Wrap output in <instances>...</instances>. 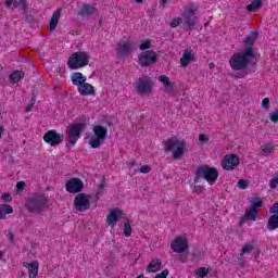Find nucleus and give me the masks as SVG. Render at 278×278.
I'll list each match as a JSON object with an SVG mask.
<instances>
[{
  "mask_svg": "<svg viewBox=\"0 0 278 278\" xmlns=\"http://www.w3.org/2000/svg\"><path fill=\"white\" fill-rule=\"evenodd\" d=\"M253 60H255V49L249 47L244 51L233 53L229 59V65L232 71H247Z\"/></svg>",
  "mask_w": 278,
  "mask_h": 278,
  "instance_id": "1",
  "label": "nucleus"
},
{
  "mask_svg": "<svg viewBox=\"0 0 278 278\" xmlns=\"http://www.w3.org/2000/svg\"><path fill=\"white\" fill-rule=\"evenodd\" d=\"M165 153H172L173 160H181L186 154V141L179 140L177 137H170L163 141Z\"/></svg>",
  "mask_w": 278,
  "mask_h": 278,
  "instance_id": "2",
  "label": "nucleus"
},
{
  "mask_svg": "<svg viewBox=\"0 0 278 278\" xmlns=\"http://www.w3.org/2000/svg\"><path fill=\"white\" fill-rule=\"evenodd\" d=\"M49 207V198L45 194H34L28 199L27 212L30 214H42Z\"/></svg>",
  "mask_w": 278,
  "mask_h": 278,
  "instance_id": "3",
  "label": "nucleus"
},
{
  "mask_svg": "<svg viewBox=\"0 0 278 278\" xmlns=\"http://www.w3.org/2000/svg\"><path fill=\"white\" fill-rule=\"evenodd\" d=\"M83 131H86V123H74L66 127L65 134L68 140L66 143L67 149L77 144V141L81 138Z\"/></svg>",
  "mask_w": 278,
  "mask_h": 278,
  "instance_id": "4",
  "label": "nucleus"
},
{
  "mask_svg": "<svg viewBox=\"0 0 278 278\" xmlns=\"http://www.w3.org/2000/svg\"><path fill=\"white\" fill-rule=\"evenodd\" d=\"M90 63V54L88 52L78 51L74 52L67 60V66L71 71H79Z\"/></svg>",
  "mask_w": 278,
  "mask_h": 278,
  "instance_id": "5",
  "label": "nucleus"
},
{
  "mask_svg": "<svg viewBox=\"0 0 278 278\" xmlns=\"http://www.w3.org/2000/svg\"><path fill=\"white\" fill-rule=\"evenodd\" d=\"M195 14H199V5H195L194 2H190L185 7L182 18L187 30L194 29V26L197 25V21L194 20Z\"/></svg>",
  "mask_w": 278,
  "mask_h": 278,
  "instance_id": "6",
  "label": "nucleus"
},
{
  "mask_svg": "<svg viewBox=\"0 0 278 278\" xmlns=\"http://www.w3.org/2000/svg\"><path fill=\"white\" fill-rule=\"evenodd\" d=\"M93 136L89 140V144L91 149H99L101 144L105 142V139L108 138V128L102 125H96L92 128Z\"/></svg>",
  "mask_w": 278,
  "mask_h": 278,
  "instance_id": "7",
  "label": "nucleus"
},
{
  "mask_svg": "<svg viewBox=\"0 0 278 278\" xmlns=\"http://www.w3.org/2000/svg\"><path fill=\"white\" fill-rule=\"evenodd\" d=\"M135 90L138 94H151L153 92V80L149 76H141L135 83Z\"/></svg>",
  "mask_w": 278,
  "mask_h": 278,
  "instance_id": "8",
  "label": "nucleus"
},
{
  "mask_svg": "<svg viewBox=\"0 0 278 278\" xmlns=\"http://www.w3.org/2000/svg\"><path fill=\"white\" fill-rule=\"evenodd\" d=\"M199 175H203V179H205V181H207V184H210L211 186H213V184H216L218 177L220 176L216 167L210 166H200Z\"/></svg>",
  "mask_w": 278,
  "mask_h": 278,
  "instance_id": "9",
  "label": "nucleus"
},
{
  "mask_svg": "<svg viewBox=\"0 0 278 278\" xmlns=\"http://www.w3.org/2000/svg\"><path fill=\"white\" fill-rule=\"evenodd\" d=\"M43 141L50 147H58L64 142V134H60L55 129L48 130L43 135Z\"/></svg>",
  "mask_w": 278,
  "mask_h": 278,
  "instance_id": "10",
  "label": "nucleus"
},
{
  "mask_svg": "<svg viewBox=\"0 0 278 278\" xmlns=\"http://www.w3.org/2000/svg\"><path fill=\"white\" fill-rule=\"evenodd\" d=\"M222 168L224 170L230 172V170H236L238 166H240V157L238 154H226L223 160H222Z\"/></svg>",
  "mask_w": 278,
  "mask_h": 278,
  "instance_id": "11",
  "label": "nucleus"
},
{
  "mask_svg": "<svg viewBox=\"0 0 278 278\" xmlns=\"http://www.w3.org/2000/svg\"><path fill=\"white\" fill-rule=\"evenodd\" d=\"M74 207L76 212H87V210H90V194L78 193L74 199Z\"/></svg>",
  "mask_w": 278,
  "mask_h": 278,
  "instance_id": "12",
  "label": "nucleus"
},
{
  "mask_svg": "<svg viewBox=\"0 0 278 278\" xmlns=\"http://www.w3.org/2000/svg\"><path fill=\"white\" fill-rule=\"evenodd\" d=\"M138 62L142 67L153 66L157 62V54L153 50H146L139 54Z\"/></svg>",
  "mask_w": 278,
  "mask_h": 278,
  "instance_id": "13",
  "label": "nucleus"
},
{
  "mask_svg": "<svg viewBox=\"0 0 278 278\" xmlns=\"http://www.w3.org/2000/svg\"><path fill=\"white\" fill-rule=\"evenodd\" d=\"M65 190L70 194H79L84 190V180L77 177L71 178L65 184Z\"/></svg>",
  "mask_w": 278,
  "mask_h": 278,
  "instance_id": "14",
  "label": "nucleus"
},
{
  "mask_svg": "<svg viewBox=\"0 0 278 278\" xmlns=\"http://www.w3.org/2000/svg\"><path fill=\"white\" fill-rule=\"evenodd\" d=\"M188 248L189 244L186 237H176L170 243V249L172 251H174V253H186V251H188Z\"/></svg>",
  "mask_w": 278,
  "mask_h": 278,
  "instance_id": "15",
  "label": "nucleus"
},
{
  "mask_svg": "<svg viewBox=\"0 0 278 278\" xmlns=\"http://www.w3.org/2000/svg\"><path fill=\"white\" fill-rule=\"evenodd\" d=\"M116 51H117V55H129V53L134 51V41L131 40L119 41Z\"/></svg>",
  "mask_w": 278,
  "mask_h": 278,
  "instance_id": "16",
  "label": "nucleus"
},
{
  "mask_svg": "<svg viewBox=\"0 0 278 278\" xmlns=\"http://www.w3.org/2000/svg\"><path fill=\"white\" fill-rule=\"evenodd\" d=\"M122 216H123V212L121 210L114 208L106 216V224L110 227H116V223H118V220H121Z\"/></svg>",
  "mask_w": 278,
  "mask_h": 278,
  "instance_id": "17",
  "label": "nucleus"
},
{
  "mask_svg": "<svg viewBox=\"0 0 278 278\" xmlns=\"http://www.w3.org/2000/svg\"><path fill=\"white\" fill-rule=\"evenodd\" d=\"M23 266L28 270V278L38 277V270L40 268V264L38 263V261H33L30 263L24 262Z\"/></svg>",
  "mask_w": 278,
  "mask_h": 278,
  "instance_id": "18",
  "label": "nucleus"
},
{
  "mask_svg": "<svg viewBox=\"0 0 278 278\" xmlns=\"http://www.w3.org/2000/svg\"><path fill=\"white\" fill-rule=\"evenodd\" d=\"M190 62H194V53L192 49H186L182 56L179 60V64L182 68L190 65Z\"/></svg>",
  "mask_w": 278,
  "mask_h": 278,
  "instance_id": "19",
  "label": "nucleus"
},
{
  "mask_svg": "<svg viewBox=\"0 0 278 278\" xmlns=\"http://www.w3.org/2000/svg\"><path fill=\"white\" fill-rule=\"evenodd\" d=\"M77 90L81 97H90V94H94V87L88 83H83Z\"/></svg>",
  "mask_w": 278,
  "mask_h": 278,
  "instance_id": "20",
  "label": "nucleus"
},
{
  "mask_svg": "<svg viewBox=\"0 0 278 278\" xmlns=\"http://www.w3.org/2000/svg\"><path fill=\"white\" fill-rule=\"evenodd\" d=\"M87 80H88V78L80 72H75L72 74L73 86H77L79 88Z\"/></svg>",
  "mask_w": 278,
  "mask_h": 278,
  "instance_id": "21",
  "label": "nucleus"
},
{
  "mask_svg": "<svg viewBox=\"0 0 278 278\" xmlns=\"http://www.w3.org/2000/svg\"><path fill=\"white\" fill-rule=\"evenodd\" d=\"M97 13V8L93 4H84L78 12V16H92Z\"/></svg>",
  "mask_w": 278,
  "mask_h": 278,
  "instance_id": "22",
  "label": "nucleus"
},
{
  "mask_svg": "<svg viewBox=\"0 0 278 278\" xmlns=\"http://www.w3.org/2000/svg\"><path fill=\"white\" fill-rule=\"evenodd\" d=\"M253 249H255V241H248L241 249L239 253V261L244 257V255H250V253H253Z\"/></svg>",
  "mask_w": 278,
  "mask_h": 278,
  "instance_id": "23",
  "label": "nucleus"
},
{
  "mask_svg": "<svg viewBox=\"0 0 278 278\" xmlns=\"http://www.w3.org/2000/svg\"><path fill=\"white\" fill-rule=\"evenodd\" d=\"M60 16H62V11L56 10L53 12L49 22L50 31H54V29L58 27V23H60Z\"/></svg>",
  "mask_w": 278,
  "mask_h": 278,
  "instance_id": "24",
  "label": "nucleus"
},
{
  "mask_svg": "<svg viewBox=\"0 0 278 278\" xmlns=\"http://www.w3.org/2000/svg\"><path fill=\"white\" fill-rule=\"evenodd\" d=\"M161 268H162V261L159 258H155L149 263L146 273H159Z\"/></svg>",
  "mask_w": 278,
  "mask_h": 278,
  "instance_id": "25",
  "label": "nucleus"
},
{
  "mask_svg": "<svg viewBox=\"0 0 278 278\" xmlns=\"http://www.w3.org/2000/svg\"><path fill=\"white\" fill-rule=\"evenodd\" d=\"M8 214H14V207L10 204H0V220H5Z\"/></svg>",
  "mask_w": 278,
  "mask_h": 278,
  "instance_id": "26",
  "label": "nucleus"
},
{
  "mask_svg": "<svg viewBox=\"0 0 278 278\" xmlns=\"http://www.w3.org/2000/svg\"><path fill=\"white\" fill-rule=\"evenodd\" d=\"M25 77V73L23 71H15L10 74L9 81L11 84H18Z\"/></svg>",
  "mask_w": 278,
  "mask_h": 278,
  "instance_id": "27",
  "label": "nucleus"
},
{
  "mask_svg": "<svg viewBox=\"0 0 278 278\" xmlns=\"http://www.w3.org/2000/svg\"><path fill=\"white\" fill-rule=\"evenodd\" d=\"M159 81H161L165 88V91L167 92H173V83H170V78H168V76L166 75H162L159 77Z\"/></svg>",
  "mask_w": 278,
  "mask_h": 278,
  "instance_id": "28",
  "label": "nucleus"
},
{
  "mask_svg": "<svg viewBox=\"0 0 278 278\" xmlns=\"http://www.w3.org/2000/svg\"><path fill=\"white\" fill-rule=\"evenodd\" d=\"M267 229L269 231H275V229H278V214H274L269 217L267 222Z\"/></svg>",
  "mask_w": 278,
  "mask_h": 278,
  "instance_id": "29",
  "label": "nucleus"
},
{
  "mask_svg": "<svg viewBox=\"0 0 278 278\" xmlns=\"http://www.w3.org/2000/svg\"><path fill=\"white\" fill-rule=\"evenodd\" d=\"M262 8V0H252L250 4L247 5L248 12H257Z\"/></svg>",
  "mask_w": 278,
  "mask_h": 278,
  "instance_id": "30",
  "label": "nucleus"
},
{
  "mask_svg": "<svg viewBox=\"0 0 278 278\" xmlns=\"http://www.w3.org/2000/svg\"><path fill=\"white\" fill-rule=\"evenodd\" d=\"M261 151L265 157H268V155H271L275 151V146L273 143H266L265 146L261 147Z\"/></svg>",
  "mask_w": 278,
  "mask_h": 278,
  "instance_id": "31",
  "label": "nucleus"
},
{
  "mask_svg": "<svg viewBox=\"0 0 278 278\" xmlns=\"http://www.w3.org/2000/svg\"><path fill=\"white\" fill-rule=\"evenodd\" d=\"M258 214L260 213H257V211L250 208V210L245 211V218H247V220H257Z\"/></svg>",
  "mask_w": 278,
  "mask_h": 278,
  "instance_id": "32",
  "label": "nucleus"
},
{
  "mask_svg": "<svg viewBox=\"0 0 278 278\" xmlns=\"http://www.w3.org/2000/svg\"><path fill=\"white\" fill-rule=\"evenodd\" d=\"M255 40H257V31H253L252 35L248 36L244 39V43L248 45L249 47L255 45Z\"/></svg>",
  "mask_w": 278,
  "mask_h": 278,
  "instance_id": "33",
  "label": "nucleus"
},
{
  "mask_svg": "<svg viewBox=\"0 0 278 278\" xmlns=\"http://www.w3.org/2000/svg\"><path fill=\"white\" fill-rule=\"evenodd\" d=\"M131 233H134V229H131V224H129V222H126L124 224V236H125V238H131Z\"/></svg>",
  "mask_w": 278,
  "mask_h": 278,
  "instance_id": "34",
  "label": "nucleus"
},
{
  "mask_svg": "<svg viewBox=\"0 0 278 278\" xmlns=\"http://www.w3.org/2000/svg\"><path fill=\"white\" fill-rule=\"evenodd\" d=\"M184 24V17H175L172 23L169 24V27L172 29H175L176 27H179V25Z\"/></svg>",
  "mask_w": 278,
  "mask_h": 278,
  "instance_id": "35",
  "label": "nucleus"
},
{
  "mask_svg": "<svg viewBox=\"0 0 278 278\" xmlns=\"http://www.w3.org/2000/svg\"><path fill=\"white\" fill-rule=\"evenodd\" d=\"M263 205H264V201L258 200V201L252 202L250 208L254 210V212L260 213V207H263Z\"/></svg>",
  "mask_w": 278,
  "mask_h": 278,
  "instance_id": "36",
  "label": "nucleus"
},
{
  "mask_svg": "<svg viewBox=\"0 0 278 278\" xmlns=\"http://www.w3.org/2000/svg\"><path fill=\"white\" fill-rule=\"evenodd\" d=\"M7 8H18L21 0H5Z\"/></svg>",
  "mask_w": 278,
  "mask_h": 278,
  "instance_id": "37",
  "label": "nucleus"
},
{
  "mask_svg": "<svg viewBox=\"0 0 278 278\" xmlns=\"http://www.w3.org/2000/svg\"><path fill=\"white\" fill-rule=\"evenodd\" d=\"M210 273V270L205 267H201L197 270V277L205 278V276Z\"/></svg>",
  "mask_w": 278,
  "mask_h": 278,
  "instance_id": "38",
  "label": "nucleus"
},
{
  "mask_svg": "<svg viewBox=\"0 0 278 278\" xmlns=\"http://www.w3.org/2000/svg\"><path fill=\"white\" fill-rule=\"evenodd\" d=\"M151 48V40H146V41H142L141 45L139 46V49L140 51H148L147 49H150Z\"/></svg>",
  "mask_w": 278,
  "mask_h": 278,
  "instance_id": "39",
  "label": "nucleus"
},
{
  "mask_svg": "<svg viewBox=\"0 0 278 278\" xmlns=\"http://www.w3.org/2000/svg\"><path fill=\"white\" fill-rule=\"evenodd\" d=\"M278 186V173H276V176L269 180V188L271 190H275Z\"/></svg>",
  "mask_w": 278,
  "mask_h": 278,
  "instance_id": "40",
  "label": "nucleus"
},
{
  "mask_svg": "<svg viewBox=\"0 0 278 278\" xmlns=\"http://www.w3.org/2000/svg\"><path fill=\"white\" fill-rule=\"evenodd\" d=\"M269 121L277 125L278 123V109L269 114Z\"/></svg>",
  "mask_w": 278,
  "mask_h": 278,
  "instance_id": "41",
  "label": "nucleus"
},
{
  "mask_svg": "<svg viewBox=\"0 0 278 278\" xmlns=\"http://www.w3.org/2000/svg\"><path fill=\"white\" fill-rule=\"evenodd\" d=\"M238 188L240 190H247V188H249V181L248 180H244V179H240L238 181Z\"/></svg>",
  "mask_w": 278,
  "mask_h": 278,
  "instance_id": "42",
  "label": "nucleus"
},
{
  "mask_svg": "<svg viewBox=\"0 0 278 278\" xmlns=\"http://www.w3.org/2000/svg\"><path fill=\"white\" fill-rule=\"evenodd\" d=\"M261 108H263V110H270V99L264 98Z\"/></svg>",
  "mask_w": 278,
  "mask_h": 278,
  "instance_id": "43",
  "label": "nucleus"
},
{
  "mask_svg": "<svg viewBox=\"0 0 278 278\" xmlns=\"http://www.w3.org/2000/svg\"><path fill=\"white\" fill-rule=\"evenodd\" d=\"M1 200L5 203H12V195L10 193H3Z\"/></svg>",
  "mask_w": 278,
  "mask_h": 278,
  "instance_id": "44",
  "label": "nucleus"
},
{
  "mask_svg": "<svg viewBox=\"0 0 278 278\" xmlns=\"http://www.w3.org/2000/svg\"><path fill=\"white\" fill-rule=\"evenodd\" d=\"M201 179H203V175L199 174V167H198L197 170H195V177L193 179V184H200Z\"/></svg>",
  "mask_w": 278,
  "mask_h": 278,
  "instance_id": "45",
  "label": "nucleus"
},
{
  "mask_svg": "<svg viewBox=\"0 0 278 278\" xmlns=\"http://www.w3.org/2000/svg\"><path fill=\"white\" fill-rule=\"evenodd\" d=\"M169 275L168 269H164L163 271H161L160 274H156L154 278H167Z\"/></svg>",
  "mask_w": 278,
  "mask_h": 278,
  "instance_id": "46",
  "label": "nucleus"
},
{
  "mask_svg": "<svg viewBox=\"0 0 278 278\" xmlns=\"http://www.w3.org/2000/svg\"><path fill=\"white\" fill-rule=\"evenodd\" d=\"M139 173L147 175V174L151 173V167H149V165H143L140 167Z\"/></svg>",
  "mask_w": 278,
  "mask_h": 278,
  "instance_id": "47",
  "label": "nucleus"
},
{
  "mask_svg": "<svg viewBox=\"0 0 278 278\" xmlns=\"http://www.w3.org/2000/svg\"><path fill=\"white\" fill-rule=\"evenodd\" d=\"M16 190L17 192H23V190H25V181H18L16 184Z\"/></svg>",
  "mask_w": 278,
  "mask_h": 278,
  "instance_id": "48",
  "label": "nucleus"
},
{
  "mask_svg": "<svg viewBox=\"0 0 278 278\" xmlns=\"http://www.w3.org/2000/svg\"><path fill=\"white\" fill-rule=\"evenodd\" d=\"M269 214H278V202H276L270 208Z\"/></svg>",
  "mask_w": 278,
  "mask_h": 278,
  "instance_id": "49",
  "label": "nucleus"
},
{
  "mask_svg": "<svg viewBox=\"0 0 278 278\" xmlns=\"http://www.w3.org/2000/svg\"><path fill=\"white\" fill-rule=\"evenodd\" d=\"M199 140H200V142H203V143L210 142V137H207V135L201 134V135H199Z\"/></svg>",
  "mask_w": 278,
  "mask_h": 278,
  "instance_id": "50",
  "label": "nucleus"
},
{
  "mask_svg": "<svg viewBox=\"0 0 278 278\" xmlns=\"http://www.w3.org/2000/svg\"><path fill=\"white\" fill-rule=\"evenodd\" d=\"M193 192H195V194H201V192H203V186L195 185L193 187Z\"/></svg>",
  "mask_w": 278,
  "mask_h": 278,
  "instance_id": "51",
  "label": "nucleus"
},
{
  "mask_svg": "<svg viewBox=\"0 0 278 278\" xmlns=\"http://www.w3.org/2000/svg\"><path fill=\"white\" fill-rule=\"evenodd\" d=\"M20 5L22 10H27V1L26 0H20Z\"/></svg>",
  "mask_w": 278,
  "mask_h": 278,
  "instance_id": "52",
  "label": "nucleus"
},
{
  "mask_svg": "<svg viewBox=\"0 0 278 278\" xmlns=\"http://www.w3.org/2000/svg\"><path fill=\"white\" fill-rule=\"evenodd\" d=\"M232 77H235V79H244V77H247V74H237L232 75Z\"/></svg>",
  "mask_w": 278,
  "mask_h": 278,
  "instance_id": "53",
  "label": "nucleus"
},
{
  "mask_svg": "<svg viewBox=\"0 0 278 278\" xmlns=\"http://www.w3.org/2000/svg\"><path fill=\"white\" fill-rule=\"evenodd\" d=\"M3 134H5V127L0 124V140L3 138Z\"/></svg>",
  "mask_w": 278,
  "mask_h": 278,
  "instance_id": "54",
  "label": "nucleus"
},
{
  "mask_svg": "<svg viewBox=\"0 0 278 278\" xmlns=\"http://www.w3.org/2000/svg\"><path fill=\"white\" fill-rule=\"evenodd\" d=\"M105 188V180L102 181L101 185H99V190H103Z\"/></svg>",
  "mask_w": 278,
  "mask_h": 278,
  "instance_id": "55",
  "label": "nucleus"
},
{
  "mask_svg": "<svg viewBox=\"0 0 278 278\" xmlns=\"http://www.w3.org/2000/svg\"><path fill=\"white\" fill-rule=\"evenodd\" d=\"M160 3L161 5H165L166 3H168V0H161Z\"/></svg>",
  "mask_w": 278,
  "mask_h": 278,
  "instance_id": "56",
  "label": "nucleus"
},
{
  "mask_svg": "<svg viewBox=\"0 0 278 278\" xmlns=\"http://www.w3.org/2000/svg\"><path fill=\"white\" fill-rule=\"evenodd\" d=\"M244 223H245V220H244V219H241V220L239 222V226L242 227V225H244Z\"/></svg>",
  "mask_w": 278,
  "mask_h": 278,
  "instance_id": "57",
  "label": "nucleus"
},
{
  "mask_svg": "<svg viewBox=\"0 0 278 278\" xmlns=\"http://www.w3.org/2000/svg\"><path fill=\"white\" fill-rule=\"evenodd\" d=\"M180 262H181L182 264H186V256H185V257H180Z\"/></svg>",
  "mask_w": 278,
  "mask_h": 278,
  "instance_id": "58",
  "label": "nucleus"
},
{
  "mask_svg": "<svg viewBox=\"0 0 278 278\" xmlns=\"http://www.w3.org/2000/svg\"><path fill=\"white\" fill-rule=\"evenodd\" d=\"M5 255V253H3V251H0V260Z\"/></svg>",
  "mask_w": 278,
  "mask_h": 278,
  "instance_id": "59",
  "label": "nucleus"
},
{
  "mask_svg": "<svg viewBox=\"0 0 278 278\" xmlns=\"http://www.w3.org/2000/svg\"><path fill=\"white\" fill-rule=\"evenodd\" d=\"M214 66H215L214 63H210V64H208V67H210V68H214Z\"/></svg>",
  "mask_w": 278,
  "mask_h": 278,
  "instance_id": "60",
  "label": "nucleus"
},
{
  "mask_svg": "<svg viewBox=\"0 0 278 278\" xmlns=\"http://www.w3.org/2000/svg\"><path fill=\"white\" fill-rule=\"evenodd\" d=\"M136 1V3H142V1H144V0H135Z\"/></svg>",
  "mask_w": 278,
  "mask_h": 278,
  "instance_id": "61",
  "label": "nucleus"
},
{
  "mask_svg": "<svg viewBox=\"0 0 278 278\" xmlns=\"http://www.w3.org/2000/svg\"><path fill=\"white\" fill-rule=\"evenodd\" d=\"M136 278H144V275H139Z\"/></svg>",
  "mask_w": 278,
  "mask_h": 278,
  "instance_id": "62",
  "label": "nucleus"
},
{
  "mask_svg": "<svg viewBox=\"0 0 278 278\" xmlns=\"http://www.w3.org/2000/svg\"><path fill=\"white\" fill-rule=\"evenodd\" d=\"M26 112H31V110L29 108L26 109Z\"/></svg>",
  "mask_w": 278,
  "mask_h": 278,
  "instance_id": "63",
  "label": "nucleus"
},
{
  "mask_svg": "<svg viewBox=\"0 0 278 278\" xmlns=\"http://www.w3.org/2000/svg\"><path fill=\"white\" fill-rule=\"evenodd\" d=\"M10 238H12V232L9 233Z\"/></svg>",
  "mask_w": 278,
  "mask_h": 278,
  "instance_id": "64",
  "label": "nucleus"
}]
</instances>
